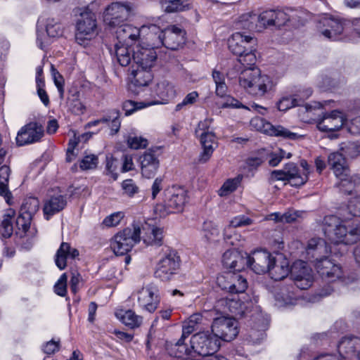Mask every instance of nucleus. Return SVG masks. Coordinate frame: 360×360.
Listing matches in <instances>:
<instances>
[{"label": "nucleus", "instance_id": "f257e3e1", "mask_svg": "<svg viewBox=\"0 0 360 360\" xmlns=\"http://www.w3.org/2000/svg\"><path fill=\"white\" fill-rule=\"evenodd\" d=\"M323 231L332 243L349 245L360 240V222L342 220L335 215H328L323 220ZM354 256L360 265V243L354 248Z\"/></svg>", "mask_w": 360, "mask_h": 360}, {"label": "nucleus", "instance_id": "f03ea898", "mask_svg": "<svg viewBox=\"0 0 360 360\" xmlns=\"http://www.w3.org/2000/svg\"><path fill=\"white\" fill-rule=\"evenodd\" d=\"M328 246L323 239L314 238L309 240L307 253L309 256L311 255V257L315 258L313 262L318 274L322 279L328 282H334L342 276L341 266L333 262L326 257H317V256L328 253Z\"/></svg>", "mask_w": 360, "mask_h": 360}, {"label": "nucleus", "instance_id": "7ed1b4c3", "mask_svg": "<svg viewBox=\"0 0 360 360\" xmlns=\"http://www.w3.org/2000/svg\"><path fill=\"white\" fill-rule=\"evenodd\" d=\"M293 16L285 11L272 9L264 11L259 15L252 13L244 14L240 17V21L245 23L247 29L261 32L270 26H283Z\"/></svg>", "mask_w": 360, "mask_h": 360}, {"label": "nucleus", "instance_id": "20e7f679", "mask_svg": "<svg viewBox=\"0 0 360 360\" xmlns=\"http://www.w3.org/2000/svg\"><path fill=\"white\" fill-rule=\"evenodd\" d=\"M239 84L250 94L263 96L273 89V81L266 75H262L259 68L245 69L240 73Z\"/></svg>", "mask_w": 360, "mask_h": 360}, {"label": "nucleus", "instance_id": "39448f33", "mask_svg": "<svg viewBox=\"0 0 360 360\" xmlns=\"http://www.w3.org/2000/svg\"><path fill=\"white\" fill-rule=\"evenodd\" d=\"M141 240V226L133 223L131 226L116 233L110 243L111 248L117 255H124Z\"/></svg>", "mask_w": 360, "mask_h": 360}, {"label": "nucleus", "instance_id": "423d86ee", "mask_svg": "<svg viewBox=\"0 0 360 360\" xmlns=\"http://www.w3.org/2000/svg\"><path fill=\"white\" fill-rule=\"evenodd\" d=\"M187 201L188 195L185 189L172 187L166 191L165 204L156 205L155 212L161 217L171 213L181 212Z\"/></svg>", "mask_w": 360, "mask_h": 360}, {"label": "nucleus", "instance_id": "0eeeda50", "mask_svg": "<svg viewBox=\"0 0 360 360\" xmlns=\"http://www.w3.org/2000/svg\"><path fill=\"white\" fill-rule=\"evenodd\" d=\"M181 266V259L177 252L167 249L157 262L154 276L162 281H168L176 275Z\"/></svg>", "mask_w": 360, "mask_h": 360}, {"label": "nucleus", "instance_id": "6e6552de", "mask_svg": "<svg viewBox=\"0 0 360 360\" xmlns=\"http://www.w3.org/2000/svg\"><path fill=\"white\" fill-rule=\"evenodd\" d=\"M193 353L202 356L214 354L220 347V342L209 332L194 334L190 340Z\"/></svg>", "mask_w": 360, "mask_h": 360}, {"label": "nucleus", "instance_id": "1a4fd4ad", "mask_svg": "<svg viewBox=\"0 0 360 360\" xmlns=\"http://www.w3.org/2000/svg\"><path fill=\"white\" fill-rule=\"evenodd\" d=\"M214 337L218 340L230 342L235 339L239 333L237 321L230 316H221L214 319L211 326Z\"/></svg>", "mask_w": 360, "mask_h": 360}, {"label": "nucleus", "instance_id": "9d476101", "mask_svg": "<svg viewBox=\"0 0 360 360\" xmlns=\"http://www.w3.org/2000/svg\"><path fill=\"white\" fill-rule=\"evenodd\" d=\"M271 179L273 181H287L291 186L300 187L306 184L309 177L302 174L297 164L290 162L283 169L272 171Z\"/></svg>", "mask_w": 360, "mask_h": 360}, {"label": "nucleus", "instance_id": "9b49d317", "mask_svg": "<svg viewBox=\"0 0 360 360\" xmlns=\"http://www.w3.org/2000/svg\"><path fill=\"white\" fill-rule=\"evenodd\" d=\"M250 126L252 129L269 136H280L290 140H297L303 138L302 135L292 132L281 125L274 126L260 117L252 118Z\"/></svg>", "mask_w": 360, "mask_h": 360}, {"label": "nucleus", "instance_id": "f8f14e48", "mask_svg": "<svg viewBox=\"0 0 360 360\" xmlns=\"http://www.w3.org/2000/svg\"><path fill=\"white\" fill-rule=\"evenodd\" d=\"M97 34V23L95 14L85 11L81 13L76 25L75 39L81 45Z\"/></svg>", "mask_w": 360, "mask_h": 360}, {"label": "nucleus", "instance_id": "ddd939ff", "mask_svg": "<svg viewBox=\"0 0 360 360\" xmlns=\"http://www.w3.org/2000/svg\"><path fill=\"white\" fill-rule=\"evenodd\" d=\"M250 304L242 302L239 295L230 294L216 302L215 309L222 314L231 313L236 316L246 314Z\"/></svg>", "mask_w": 360, "mask_h": 360}, {"label": "nucleus", "instance_id": "4468645a", "mask_svg": "<svg viewBox=\"0 0 360 360\" xmlns=\"http://www.w3.org/2000/svg\"><path fill=\"white\" fill-rule=\"evenodd\" d=\"M218 285L230 294H243L248 288V282L242 275L238 273L227 272L217 277Z\"/></svg>", "mask_w": 360, "mask_h": 360}, {"label": "nucleus", "instance_id": "2eb2a0df", "mask_svg": "<svg viewBox=\"0 0 360 360\" xmlns=\"http://www.w3.org/2000/svg\"><path fill=\"white\" fill-rule=\"evenodd\" d=\"M185 32L176 25L168 27L165 30L159 31L158 42L154 46L160 44L171 50L178 49L185 41Z\"/></svg>", "mask_w": 360, "mask_h": 360}, {"label": "nucleus", "instance_id": "dca6fc26", "mask_svg": "<svg viewBox=\"0 0 360 360\" xmlns=\"http://www.w3.org/2000/svg\"><path fill=\"white\" fill-rule=\"evenodd\" d=\"M44 134L42 125L37 122H30L18 131L15 141L19 146L39 142Z\"/></svg>", "mask_w": 360, "mask_h": 360}, {"label": "nucleus", "instance_id": "f3484780", "mask_svg": "<svg viewBox=\"0 0 360 360\" xmlns=\"http://www.w3.org/2000/svg\"><path fill=\"white\" fill-rule=\"evenodd\" d=\"M131 13L129 6L118 2L112 3L104 14V21L110 27L117 28L124 25Z\"/></svg>", "mask_w": 360, "mask_h": 360}, {"label": "nucleus", "instance_id": "a211bd4d", "mask_svg": "<svg viewBox=\"0 0 360 360\" xmlns=\"http://www.w3.org/2000/svg\"><path fill=\"white\" fill-rule=\"evenodd\" d=\"M274 256L266 250H255L251 255L245 253V266L250 268L257 274L267 272L272 263Z\"/></svg>", "mask_w": 360, "mask_h": 360}, {"label": "nucleus", "instance_id": "6ab92c4d", "mask_svg": "<svg viewBox=\"0 0 360 360\" xmlns=\"http://www.w3.org/2000/svg\"><path fill=\"white\" fill-rule=\"evenodd\" d=\"M319 29L323 36L333 41L343 39L344 26L342 21L331 16H324L319 21Z\"/></svg>", "mask_w": 360, "mask_h": 360}, {"label": "nucleus", "instance_id": "aec40b11", "mask_svg": "<svg viewBox=\"0 0 360 360\" xmlns=\"http://www.w3.org/2000/svg\"><path fill=\"white\" fill-rule=\"evenodd\" d=\"M338 351L344 360H360V338L354 335L342 338L338 344Z\"/></svg>", "mask_w": 360, "mask_h": 360}, {"label": "nucleus", "instance_id": "412c9836", "mask_svg": "<svg viewBox=\"0 0 360 360\" xmlns=\"http://www.w3.org/2000/svg\"><path fill=\"white\" fill-rule=\"evenodd\" d=\"M295 285L301 290L308 289L313 283L314 276L311 268L303 261L295 262L291 269Z\"/></svg>", "mask_w": 360, "mask_h": 360}, {"label": "nucleus", "instance_id": "4be33fe9", "mask_svg": "<svg viewBox=\"0 0 360 360\" xmlns=\"http://www.w3.org/2000/svg\"><path fill=\"white\" fill-rule=\"evenodd\" d=\"M159 290L154 285H146L138 292V303L140 307L148 311L154 312L160 303Z\"/></svg>", "mask_w": 360, "mask_h": 360}, {"label": "nucleus", "instance_id": "5701e85b", "mask_svg": "<svg viewBox=\"0 0 360 360\" xmlns=\"http://www.w3.org/2000/svg\"><path fill=\"white\" fill-rule=\"evenodd\" d=\"M154 44L151 47H143L140 44L136 45L133 54L134 65L141 68H152L157 59Z\"/></svg>", "mask_w": 360, "mask_h": 360}, {"label": "nucleus", "instance_id": "b1692460", "mask_svg": "<svg viewBox=\"0 0 360 360\" xmlns=\"http://www.w3.org/2000/svg\"><path fill=\"white\" fill-rule=\"evenodd\" d=\"M345 124H347V120L344 114L338 110H333L323 115L317 123V127L322 131H333L340 129Z\"/></svg>", "mask_w": 360, "mask_h": 360}, {"label": "nucleus", "instance_id": "393cba45", "mask_svg": "<svg viewBox=\"0 0 360 360\" xmlns=\"http://www.w3.org/2000/svg\"><path fill=\"white\" fill-rule=\"evenodd\" d=\"M139 162L142 175L147 179L153 177L160 167L157 152L153 149L146 150L139 156Z\"/></svg>", "mask_w": 360, "mask_h": 360}, {"label": "nucleus", "instance_id": "a878e982", "mask_svg": "<svg viewBox=\"0 0 360 360\" xmlns=\"http://www.w3.org/2000/svg\"><path fill=\"white\" fill-rule=\"evenodd\" d=\"M140 29L129 24H124L116 28L117 42L115 44L136 46L139 44Z\"/></svg>", "mask_w": 360, "mask_h": 360}, {"label": "nucleus", "instance_id": "bb28decb", "mask_svg": "<svg viewBox=\"0 0 360 360\" xmlns=\"http://www.w3.org/2000/svg\"><path fill=\"white\" fill-rule=\"evenodd\" d=\"M255 44L256 39L254 37L239 32L233 33L229 39V50L238 56L244 53L250 47L254 46Z\"/></svg>", "mask_w": 360, "mask_h": 360}, {"label": "nucleus", "instance_id": "cd10ccee", "mask_svg": "<svg viewBox=\"0 0 360 360\" xmlns=\"http://www.w3.org/2000/svg\"><path fill=\"white\" fill-rule=\"evenodd\" d=\"M199 136L202 150L198 156V161L199 163L203 164L210 159L213 152L218 146V142L213 131L201 132Z\"/></svg>", "mask_w": 360, "mask_h": 360}, {"label": "nucleus", "instance_id": "c85d7f7f", "mask_svg": "<svg viewBox=\"0 0 360 360\" xmlns=\"http://www.w3.org/2000/svg\"><path fill=\"white\" fill-rule=\"evenodd\" d=\"M267 272L272 279L275 281L283 280L288 276L290 272L288 260L282 254H276Z\"/></svg>", "mask_w": 360, "mask_h": 360}, {"label": "nucleus", "instance_id": "c756f323", "mask_svg": "<svg viewBox=\"0 0 360 360\" xmlns=\"http://www.w3.org/2000/svg\"><path fill=\"white\" fill-rule=\"evenodd\" d=\"M155 95L160 100L149 102L153 105L165 104L176 96L175 86L167 80H162L158 82L154 89Z\"/></svg>", "mask_w": 360, "mask_h": 360}, {"label": "nucleus", "instance_id": "7c9ffc66", "mask_svg": "<svg viewBox=\"0 0 360 360\" xmlns=\"http://www.w3.org/2000/svg\"><path fill=\"white\" fill-rule=\"evenodd\" d=\"M245 257L236 250L226 251L222 256V263L225 268L233 271H240L245 266Z\"/></svg>", "mask_w": 360, "mask_h": 360}, {"label": "nucleus", "instance_id": "2f4dec72", "mask_svg": "<svg viewBox=\"0 0 360 360\" xmlns=\"http://www.w3.org/2000/svg\"><path fill=\"white\" fill-rule=\"evenodd\" d=\"M67 205L66 198L62 195H53L44 200L43 212L44 218L49 220L53 215L63 210Z\"/></svg>", "mask_w": 360, "mask_h": 360}, {"label": "nucleus", "instance_id": "473e14b6", "mask_svg": "<svg viewBox=\"0 0 360 360\" xmlns=\"http://www.w3.org/2000/svg\"><path fill=\"white\" fill-rule=\"evenodd\" d=\"M79 256V251L73 248L68 243L63 242L55 255V263L60 270H63L67 266L68 259H75Z\"/></svg>", "mask_w": 360, "mask_h": 360}, {"label": "nucleus", "instance_id": "72a5a7b5", "mask_svg": "<svg viewBox=\"0 0 360 360\" xmlns=\"http://www.w3.org/2000/svg\"><path fill=\"white\" fill-rule=\"evenodd\" d=\"M62 34L60 26L56 23L49 22L46 27V33L37 30V45L41 49H44L49 43L48 37H56Z\"/></svg>", "mask_w": 360, "mask_h": 360}, {"label": "nucleus", "instance_id": "f704fd0d", "mask_svg": "<svg viewBox=\"0 0 360 360\" xmlns=\"http://www.w3.org/2000/svg\"><path fill=\"white\" fill-rule=\"evenodd\" d=\"M328 163L338 179L347 176L349 167L346 165L343 155L338 152L331 153L328 158Z\"/></svg>", "mask_w": 360, "mask_h": 360}, {"label": "nucleus", "instance_id": "c9c22d12", "mask_svg": "<svg viewBox=\"0 0 360 360\" xmlns=\"http://www.w3.org/2000/svg\"><path fill=\"white\" fill-rule=\"evenodd\" d=\"M150 68H141L136 65L131 68V84L134 86H146L152 80Z\"/></svg>", "mask_w": 360, "mask_h": 360}, {"label": "nucleus", "instance_id": "e433bc0d", "mask_svg": "<svg viewBox=\"0 0 360 360\" xmlns=\"http://www.w3.org/2000/svg\"><path fill=\"white\" fill-rule=\"evenodd\" d=\"M134 46L115 44L113 50L110 49L111 54L114 53L117 62L122 66L129 65L133 60Z\"/></svg>", "mask_w": 360, "mask_h": 360}, {"label": "nucleus", "instance_id": "4c0bfd02", "mask_svg": "<svg viewBox=\"0 0 360 360\" xmlns=\"http://www.w3.org/2000/svg\"><path fill=\"white\" fill-rule=\"evenodd\" d=\"M116 317L126 326L131 329L139 328L143 323V317L136 314L133 310H117Z\"/></svg>", "mask_w": 360, "mask_h": 360}, {"label": "nucleus", "instance_id": "58836bf2", "mask_svg": "<svg viewBox=\"0 0 360 360\" xmlns=\"http://www.w3.org/2000/svg\"><path fill=\"white\" fill-rule=\"evenodd\" d=\"M163 229L155 226H148L142 236L143 243L151 246H161L163 244Z\"/></svg>", "mask_w": 360, "mask_h": 360}, {"label": "nucleus", "instance_id": "ea45409f", "mask_svg": "<svg viewBox=\"0 0 360 360\" xmlns=\"http://www.w3.org/2000/svg\"><path fill=\"white\" fill-rule=\"evenodd\" d=\"M11 169L8 166L0 167V195L4 197L8 205L12 204V193L8 189V181Z\"/></svg>", "mask_w": 360, "mask_h": 360}, {"label": "nucleus", "instance_id": "a19ab883", "mask_svg": "<svg viewBox=\"0 0 360 360\" xmlns=\"http://www.w3.org/2000/svg\"><path fill=\"white\" fill-rule=\"evenodd\" d=\"M338 181H339L335 184L336 186L342 192L350 193L355 186H360V174H356L351 175L350 170L348 169L347 176L340 178Z\"/></svg>", "mask_w": 360, "mask_h": 360}, {"label": "nucleus", "instance_id": "79ce46f5", "mask_svg": "<svg viewBox=\"0 0 360 360\" xmlns=\"http://www.w3.org/2000/svg\"><path fill=\"white\" fill-rule=\"evenodd\" d=\"M188 337L181 335V338L170 346H167V351L170 356L176 357L177 359L181 358L184 354H191L193 350L191 347H188L185 343V340Z\"/></svg>", "mask_w": 360, "mask_h": 360}, {"label": "nucleus", "instance_id": "37998d69", "mask_svg": "<svg viewBox=\"0 0 360 360\" xmlns=\"http://www.w3.org/2000/svg\"><path fill=\"white\" fill-rule=\"evenodd\" d=\"M202 321V316L200 314H194L188 319L184 322L182 326V335L188 337L193 331L198 330V325Z\"/></svg>", "mask_w": 360, "mask_h": 360}, {"label": "nucleus", "instance_id": "c03bdc74", "mask_svg": "<svg viewBox=\"0 0 360 360\" xmlns=\"http://www.w3.org/2000/svg\"><path fill=\"white\" fill-rule=\"evenodd\" d=\"M15 211L13 210H7L6 213L4 216V219L0 225V233L1 236L8 238L13 234V226L12 224V219L15 216Z\"/></svg>", "mask_w": 360, "mask_h": 360}, {"label": "nucleus", "instance_id": "a18cd8bd", "mask_svg": "<svg viewBox=\"0 0 360 360\" xmlns=\"http://www.w3.org/2000/svg\"><path fill=\"white\" fill-rule=\"evenodd\" d=\"M292 155L291 153H287L282 148H278L274 151L265 154V160H268V163L271 167H276L283 159H290Z\"/></svg>", "mask_w": 360, "mask_h": 360}, {"label": "nucleus", "instance_id": "49530a36", "mask_svg": "<svg viewBox=\"0 0 360 360\" xmlns=\"http://www.w3.org/2000/svg\"><path fill=\"white\" fill-rule=\"evenodd\" d=\"M202 234L207 241L214 242L218 240L219 230L214 222L207 221L203 223Z\"/></svg>", "mask_w": 360, "mask_h": 360}, {"label": "nucleus", "instance_id": "de8ad7c7", "mask_svg": "<svg viewBox=\"0 0 360 360\" xmlns=\"http://www.w3.org/2000/svg\"><path fill=\"white\" fill-rule=\"evenodd\" d=\"M243 176L238 175L235 178L227 179L218 191L219 195L226 196L235 191L240 185Z\"/></svg>", "mask_w": 360, "mask_h": 360}, {"label": "nucleus", "instance_id": "09e8293b", "mask_svg": "<svg viewBox=\"0 0 360 360\" xmlns=\"http://www.w3.org/2000/svg\"><path fill=\"white\" fill-rule=\"evenodd\" d=\"M212 78L216 85V94L220 97L225 96L227 91V86L225 83L224 74L214 70L212 72Z\"/></svg>", "mask_w": 360, "mask_h": 360}, {"label": "nucleus", "instance_id": "8fccbe9b", "mask_svg": "<svg viewBox=\"0 0 360 360\" xmlns=\"http://www.w3.org/2000/svg\"><path fill=\"white\" fill-rule=\"evenodd\" d=\"M105 119L107 124L112 131V134H116L121 125V121H120V112L117 110H110L108 115H105Z\"/></svg>", "mask_w": 360, "mask_h": 360}, {"label": "nucleus", "instance_id": "3c124183", "mask_svg": "<svg viewBox=\"0 0 360 360\" xmlns=\"http://www.w3.org/2000/svg\"><path fill=\"white\" fill-rule=\"evenodd\" d=\"M255 51L254 46L250 47L244 53L238 56V60L239 63L244 66L245 69L252 68V66L255 65L257 60Z\"/></svg>", "mask_w": 360, "mask_h": 360}, {"label": "nucleus", "instance_id": "603ef678", "mask_svg": "<svg viewBox=\"0 0 360 360\" xmlns=\"http://www.w3.org/2000/svg\"><path fill=\"white\" fill-rule=\"evenodd\" d=\"M190 8L188 0H170L166 3L165 6V11L167 13L180 12Z\"/></svg>", "mask_w": 360, "mask_h": 360}, {"label": "nucleus", "instance_id": "864d4df0", "mask_svg": "<svg viewBox=\"0 0 360 360\" xmlns=\"http://www.w3.org/2000/svg\"><path fill=\"white\" fill-rule=\"evenodd\" d=\"M122 195L128 198H134L140 191L139 187L132 179H127L121 183Z\"/></svg>", "mask_w": 360, "mask_h": 360}, {"label": "nucleus", "instance_id": "5fc2aeb1", "mask_svg": "<svg viewBox=\"0 0 360 360\" xmlns=\"http://www.w3.org/2000/svg\"><path fill=\"white\" fill-rule=\"evenodd\" d=\"M39 210V200L35 198L26 199L20 207V212L33 217Z\"/></svg>", "mask_w": 360, "mask_h": 360}, {"label": "nucleus", "instance_id": "6e6d98bb", "mask_svg": "<svg viewBox=\"0 0 360 360\" xmlns=\"http://www.w3.org/2000/svg\"><path fill=\"white\" fill-rule=\"evenodd\" d=\"M151 103L149 102L146 103H136L130 100H127L122 103V110L124 111L125 115L129 116L138 110L150 106Z\"/></svg>", "mask_w": 360, "mask_h": 360}, {"label": "nucleus", "instance_id": "4d7b16f0", "mask_svg": "<svg viewBox=\"0 0 360 360\" xmlns=\"http://www.w3.org/2000/svg\"><path fill=\"white\" fill-rule=\"evenodd\" d=\"M234 227L230 224L227 225L223 232L224 241L231 245H237L240 240V236L234 230Z\"/></svg>", "mask_w": 360, "mask_h": 360}, {"label": "nucleus", "instance_id": "13d9d810", "mask_svg": "<svg viewBox=\"0 0 360 360\" xmlns=\"http://www.w3.org/2000/svg\"><path fill=\"white\" fill-rule=\"evenodd\" d=\"M300 105L297 101V98L294 96H283L277 103V108L280 111H286L287 110Z\"/></svg>", "mask_w": 360, "mask_h": 360}, {"label": "nucleus", "instance_id": "bf43d9fd", "mask_svg": "<svg viewBox=\"0 0 360 360\" xmlns=\"http://www.w3.org/2000/svg\"><path fill=\"white\" fill-rule=\"evenodd\" d=\"M119 162L117 159L114 158L112 155H107L105 158V170L114 180L117 179L118 174L117 173Z\"/></svg>", "mask_w": 360, "mask_h": 360}, {"label": "nucleus", "instance_id": "052dcab7", "mask_svg": "<svg viewBox=\"0 0 360 360\" xmlns=\"http://www.w3.org/2000/svg\"><path fill=\"white\" fill-rule=\"evenodd\" d=\"M125 214L124 212H115L107 216L103 221V224L106 227H113L119 225L124 219Z\"/></svg>", "mask_w": 360, "mask_h": 360}, {"label": "nucleus", "instance_id": "680f3d73", "mask_svg": "<svg viewBox=\"0 0 360 360\" xmlns=\"http://www.w3.org/2000/svg\"><path fill=\"white\" fill-rule=\"evenodd\" d=\"M98 157L96 155H86L80 162V168L82 170L92 169L97 167Z\"/></svg>", "mask_w": 360, "mask_h": 360}, {"label": "nucleus", "instance_id": "e2e57ef3", "mask_svg": "<svg viewBox=\"0 0 360 360\" xmlns=\"http://www.w3.org/2000/svg\"><path fill=\"white\" fill-rule=\"evenodd\" d=\"M32 219V217L27 215V214H24L23 213L20 212L16 219V226L19 230H22L24 233H27L30 227Z\"/></svg>", "mask_w": 360, "mask_h": 360}, {"label": "nucleus", "instance_id": "0e129e2a", "mask_svg": "<svg viewBox=\"0 0 360 360\" xmlns=\"http://www.w3.org/2000/svg\"><path fill=\"white\" fill-rule=\"evenodd\" d=\"M127 144L129 148L137 150L144 148L148 146V140L137 136H129L127 139Z\"/></svg>", "mask_w": 360, "mask_h": 360}, {"label": "nucleus", "instance_id": "69168bd1", "mask_svg": "<svg viewBox=\"0 0 360 360\" xmlns=\"http://www.w3.org/2000/svg\"><path fill=\"white\" fill-rule=\"evenodd\" d=\"M229 224L234 228L249 226L253 224V220L245 214H240L232 218Z\"/></svg>", "mask_w": 360, "mask_h": 360}, {"label": "nucleus", "instance_id": "338daca9", "mask_svg": "<svg viewBox=\"0 0 360 360\" xmlns=\"http://www.w3.org/2000/svg\"><path fill=\"white\" fill-rule=\"evenodd\" d=\"M67 280L66 274H63L54 285V292L59 296L64 297L67 293Z\"/></svg>", "mask_w": 360, "mask_h": 360}, {"label": "nucleus", "instance_id": "774afa93", "mask_svg": "<svg viewBox=\"0 0 360 360\" xmlns=\"http://www.w3.org/2000/svg\"><path fill=\"white\" fill-rule=\"evenodd\" d=\"M347 209L353 216H360V195L351 198Z\"/></svg>", "mask_w": 360, "mask_h": 360}]
</instances>
